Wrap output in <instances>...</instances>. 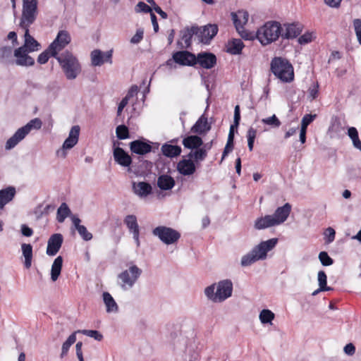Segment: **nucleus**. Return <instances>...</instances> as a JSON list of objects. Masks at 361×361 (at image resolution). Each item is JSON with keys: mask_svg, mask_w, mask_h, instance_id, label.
<instances>
[{"mask_svg": "<svg viewBox=\"0 0 361 361\" xmlns=\"http://www.w3.org/2000/svg\"><path fill=\"white\" fill-rule=\"evenodd\" d=\"M281 31L282 26L279 22L270 20L259 27L255 35L262 45L266 46L281 37Z\"/></svg>", "mask_w": 361, "mask_h": 361, "instance_id": "nucleus-1", "label": "nucleus"}, {"mask_svg": "<svg viewBox=\"0 0 361 361\" xmlns=\"http://www.w3.org/2000/svg\"><path fill=\"white\" fill-rule=\"evenodd\" d=\"M212 284L204 289V294L207 298L214 302H222L232 295L233 283L229 279L220 281L216 284Z\"/></svg>", "mask_w": 361, "mask_h": 361, "instance_id": "nucleus-2", "label": "nucleus"}, {"mask_svg": "<svg viewBox=\"0 0 361 361\" xmlns=\"http://www.w3.org/2000/svg\"><path fill=\"white\" fill-rule=\"evenodd\" d=\"M66 78L74 80L81 72V66L77 58L69 51H65L57 57Z\"/></svg>", "mask_w": 361, "mask_h": 361, "instance_id": "nucleus-3", "label": "nucleus"}, {"mask_svg": "<svg viewBox=\"0 0 361 361\" xmlns=\"http://www.w3.org/2000/svg\"><path fill=\"white\" fill-rule=\"evenodd\" d=\"M271 70L274 75L283 82H290L294 79L293 66L288 60L275 57L271 62Z\"/></svg>", "mask_w": 361, "mask_h": 361, "instance_id": "nucleus-4", "label": "nucleus"}, {"mask_svg": "<svg viewBox=\"0 0 361 361\" xmlns=\"http://www.w3.org/2000/svg\"><path fill=\"white\" fill-rule=\"evenodd\" d=\"M42 122L35 118L30 120L25 126L20 128L6 142L5 148L10 150L15 147L32 130H39L42 128Z\"/></svg>", "mask_w": 361, "mask_h": 361, "instance_id": "nucleus-5", "label": "nucleus"}, {"mask_svg": "<svg viewBox=\"0 0 361 361\" xmlns=\"http://www.w3.org/2000/svg\"><path fill=\"white\" fill-rule=\"evenodd\" d=\"M142 273L141 269L135 264H131L128 269L123 271L118 275V285L123 290L132 288Z\"/></svg>", "mask_w": 361, "mask_h": 361, "instance_id": "nucleus-6", "label": "nucleus"}, {"mask_svg": "<svg viewBox=\"0 0 361 361\" xmlns=\"http://www.w3.org/2000/svg\"><path fill=\"white\" fill-rule=\"evenodd\" d=\"M37 5L38 0H23L20 27H30L35 22L38 13Z\"/></svg>", "mask_w": 361, "mask_h": 361, "instance_id": "nucleus-7", "label": "nucleus"}, {"mask_svg": "<svg viewBox=\"0 0 361 361\" xmlns=\"http://www.w3.org/2000/svg\"><path fill=\"white\" fill-rule=\"evenodd\" d=\"M232 20L240 36L245 40H253L255 39V33L245 30L244 25L247 23L249 14L246 11H238L232 13Z\"/></svg>", "mask_w": 361, "mask_h": 361, "instance_id": "nucleus-8", "label": "nucleus"}, {"mask_svg": "<svg viewBox=\"0 0 361 361\" xmlns=\"http://www.w3.org/2000/svg\"><path fill=\"white\" fill-rule=\"evenodd\" d=\"M152 234L166 245L173 244L178 241L180 234L175 229L159 226L152 230Z\"/></svg>", "mask_w": 361, "mask_h": 361, "instance_id": "nucleus-9", "label": "nucleus"}, {"mask_svg": "<svg viewBox=\"0 0 361 361\" xmlns=\"http://www.w3.org/2000/svg\"><path fill=\"white\" fill-rule=\"evenodd\" d=\"M80 128L79 126H74L71 128L68 137L65 140L62 147L57 150L56 154L61 158H66L67 149H72L78 142Z\"/></svg>", "mask_w": 361, "mask_h": 361, "instance_id": "nucleus-10", "label": "nucleus"}, {"mask_svg": "<svg viewBox=\"0 0 361 361\" xmlns=\"http://www.w3.org/2000/svg\"><path fill=\"white\" fill-rule=\"evenodd\" d=\"M278 243L277 238H271L269 240L262 241L255 247L252 252L259 260H264L267 257V252L273 250Z\"/></svg>", "mask_w": 361, "mask_h": 361, "instance_id": "nucleus-11", "label": "nucleus"}, {"mask_svg": "<svg viewBox=\"0 0 361 361\" xmlns=\"http://www.w3.org/2000/svg\"><path fill=\"white\" fill-rule=\"evenodd\" d=\"M30 51L18 47L14 50L15 63L19 66H32L35 64V59L29 55Z\"/></svg>", "mask_w": 361, "mask_h": 361, "instance_id": "nucleus-12", "label": "nucleus"}, {"mask_svg": "<svg viewBox=\"0 0 361 361\" xmlns=\"http://www.w3.org/2000/svg\"><path fill=\"white\" fill-rule=\"evenodd\" d=\"M71 42L69 34L64 30L59 31L56 39L49 45L50 49H54V54L59 53Z\"/></svg>", "mask_w": 361, "mask_h": 361, "instance_id": "nucleus-13", "label": "nucleus"}, {"mask_svg": "<svg viewBox=\"0 0 361 361\" xmlns=\"http://www.w3.org/2000/svg\"><path fill=\"white\" fill-rule=\"evenodd\" d=\"M173 59L178 64L192 66L197 64L196 56L188 51H179L173 54Z\"/></svg>", "mask_w": 361, "mask_h": 361, "instance_id": "nucleus-14", "label": "nucleus"}, {"mask_svg": "<svg viewBox=\"0 0 361 361\" xmlns=\"http://www.w3.org/2000/svg\"><path fill=\"white\" fill-rule=\"evenodd\" d=\"M91 62L94 66H100L104 62L112 63V51L102 52L99 49H94L91 52Z\"/></svg>", "mask_w": 361, "mask_h": 361, "instance_id": "nucleus-15", "label": "nucleus"}, {"mask_svg": "<svg viewBox=\"0 0 361 361\" xmlns=\"http://www.w3.org/2000/svg\"><path fill=\"white\" fill-rule=\"evenodd\" d=\"M218 27L215 24H208L199 27L197 36L201 42L208 44L211 39L217 34Z\"/></svg>", "mask_w": 361, "mask_h": 361, "instance_id": "nucleus-16", "label": "nucleus"}, {"mask_svg": "<svg viewBox=\"0 0 361 361\" xmlns=\"http://www.w3.org/2000/svg\"><path fill=\"white\" fill-rule=\"evenodd\" d=\"M302 26L300 23L283 24L281 31L283 39H293L298 37L302 32Z\"/></svg>", "mask_w": 361, "mask_h": 361, "instance_id": "nucleus-17", "label": "nucleus"}, {"mask_svg": "<svg viewBox=\"0 0 361 361\" xmlns=\"http://www.w3.org/2000/svg\"><path fill=\"white\" fill-rule=\"evenodd\" d=\"M63 243V236L60 233L52 235L47 242V254L49 256L55 255L60 250Z\"/></svg>", "mask_w": 361, "mask_h": 361, "instance_id": "nucleus-18", "label": "nucleus"}, {"mask_svg": "<svg viewBox=\"0 0 361 361\" xmlns=\"http://www.w3.org/2000/svg\"><path fill=\"white\" fill-rule=\"evenodd\" d=\"M197 63L202 68L210 69L213 68L216 63V57L212 53L202 52L199 53L196 56Z\"/></svg>", "mask_w": 361, "mask_h": 361, "instance_id": "nucleus-19", "label": "nucleus"}, {"mask_svg": "<svg viewBox=\"0 0 361 361\" xmlns=\"http://www.w3.org/2000/svg\"><path fill=\"white\" fill-rule=\"evenodd\" d=\"M22 28L25 30L24 44L20 47L30 52L39 51L41 49V45L30 35L29 27Z\"/></svg>", "mask_w": 361, "mask_h": 361, "instance_id": "nucleus-20", "label": "nucleus"}, {"mask_svg": "<svg viewBox=\"0 0 361 361\" xmlns=\"http://www.w3.org/2000/svg\"><path fill=\"white\" fill-rule=\"evenodd\" d=\"M115 161L123 167H129L132 163V158L120 147H115L113 152Z\"/></svg>", "mask_w": 361, "mask_h": 361, "instance_id": "nucleus-21", "label": "nucleus"}, {"mask_svg": "<svg viewBox=\"0 0 361 361\" xmlns=\"http://www.w3.org/2000/svg\"><path fill=\"white\" fill-rule=\"evenodd\" d=\"M177 171L183 176H191L196 171V166L191 159H183L177 164Z\"/></svg>", "mask_w": 361, "mask_h": 361, "instance_id": "nucleus-22", "label": "nucleus"}, {"mask_svg": "<svg viewBox=\"0 0 361 361\" xmlns=\"http://www.w3.org/2000/svg\"><path fill=\"white\" fill-rule=\"evenodd\" d=\"M290 211L291 205L289 203H286L276 209L274 214L271 215L276 226L283 224L288 219Z\"/></svg>", "mask_w": 361, "mask_h": 361, "instance_id": "nucleus-23", "label": "nucleus"}, {"mask_svg": "<svg viewBox=\"0 0 361 361\" xmlns=\"http://www.w3.org/2000/svg\"><path fill=\"white\" fill-rule=\"evenodd\" d=\"M124 223L127 226L129 231L133 233V238L136 242L137 246L140 245L139 240V226L137 224V218L135 215H128L124 219Z\"/></svg>", "mask_w": 361, "mask_h": 361, "instance_id": "nucleus-24", "label": "nucleus"}, {"mask_svg": "<svg viewBox=\"0 0 361 361\" xmlns=\"http://www.w3.org/2000/svg\"><path fill=\"white\" fill-rule=\"evenodd\" d=\"M130 149L133 153L143 155L151 152L152 146L144 141L137 140L130 143Z\"/></svg>", "mask_w": 361, "mask_h": 361, "instance_id": "nucleus-25", "label": "nucleus"}, {"mask_svg": "<svg viewBox=\"0 0 361 361\" xmlns=\"http://www.w3.org/2000/svg\"><path fill=\"white\" fill-rule=\"evenodd\" d=\"M133 190L140 197H146L152 192L151 185L146 182L133 183Z\"/></svg>", "mask_w": 361, "mask_h": 361, "instance_id": "nucleus-26", "label": "nucleus"}, {"mask_svg": "<svg viewBox=\"0 0 361 361\" xmlns=\"http://www.w3.org/2000/svg\"><path fill=\"white\" fill-rule=\"evenodd\" d=\"M210 128L211 126L208 123L207 118L203 114L191 128V132L196 134H203L209 131Z\"/></svg>", "mask_w": 361, "mask_h": 361, "instance_id": "nucleus-27", "label": "nucleus"}, {"mask_svg": "<svg viewBox=\"0 0 361 361\" xmlns=\"http://www.w3.org/2000/svg\"><path fill=\"white\" fill-rule=\"evenodd\" d=\"M71 220L74 227L84 240L88 241L92 238V233L87 230V228L85 226L80 225L81 220L78 216H72Z\"/></svg>", "mask_w": 361, "mask_h": 361, "instance_id": "nucleus-28", "label": "nucleus"}, {"mask_svg": "<svg viewBox=\"0 0 361 361\" xmlns=\"http://www.w3.org/2000/svg\"><path fill=\"white\" fill-rule=\"evenodd\" d=\"M276 226L271 215H265L257 218L255 221L254 227L257 230L265 229L269 227Z\"/></svg>", "mask_w": 361, "mask_h": 361, "instance_id": "nucleus-29", "label": "nucleus"}, {"mask_svg": "<svg viewBox=\"0 0 361 361\" xmlns=\"http://www.w3.org/2000/svg\"><path fill=\"white\" fill-rule=\"evenodd\" d=\"M182 143L185 148L190 149L192 151L200 148L203 145L202 139L197 135H189L185 137Z\"/></svg>", "mask_w": 361, "mask_h": 361, "instance_id": "nucleus-30", "label": "nucleus"}, {"mask_svg": "<svg viewBox=\"0 0 361 361\" xmlns=\"http://www.w3.org/2000/svg\"><path fill=\"white\" fill-rule=\"evenodd\" d=\"M16 192L15 188L11 186L0 190V209L13 200Z\"/></svg>", "mask_w": 361, "mask_h": 361, "instance_id": "nucleus-31", "label": "nucleus"}, {"mask_svg": "<svg viewBox=\"0 0 361 361\" xmlns=\"http://www.w3.org/2000/svg\"><path fill=\"white\" fill-rule=\"evenodd\" d=\"M175 185L174 179L169 175L163 174L157 178V186L162 190H171Z\"/></svg>", "mask_w": 361, "mask_h": 361, "instance_id": "nucleus-32", "label": "nucleus"}, {"mask_svg": "<svg viewBox=\"0 0 361 361\" xmlns=\"http://www.w3.org/2000/svg\"><path fill=\"white\" fill-rule=\"evenodd\" d=\"M22 255L24 257V266L26 269H30L32 262V247L30 244L23 243L21 245Z\"/></svg>", "mask_w": 361, "mask_h": 361, "instance_id": "nucleus-33", "label": "nucleus"}, {"mask_svg": "<svg viewBox=\"0 0 361 361\" xmlns=\"http://www.w3.org/2000/svg\"><path fill=\"white\" fill-rule=\"evenodd\" d=\"M161 150L164 156L170 158L179 156L182 152L180 147L169 144L163 145L161 146Z\"/></svg>", "mask_w": 361, "mask_h": 361, "instance_id": "nucleus-34", "label": "nucleus"}, {"mask_svg": "<svg viewBox=\"0 0 361 361\" xmlns=\"http://www.w3.org/2000/svg\"><path fill=\"white\" fill-rule=\"evenodd\" d=\"M199 27L192 26L190 28L188 27L182 32L181 39L183 41L185 47L188 48L191 44L192 37L194 35H197Z\"/></svg>", "mask_w": 361, "mask_h": 361, "instance_id": "nucleus-35", "label": "nucleus"}, {"mask_svg": "<svg viewBox=\"0 0 361 361\" xmlns=\"http://www.w3.org/2000/svg\"><path fill=\"white\" fill-rule=\"evenodd\" d=\"M244 47L243 42L240 39H233L228 41L226 45L227 52L231 54H239Z\"/></svg>", "mask_w": 361, "mask_h": 361, "instance_id": "nucleus-36", "label": "nucleus"}, {"mask_svg": "<svg viewBox=\"0 0 361 361\" xmlns=\"http://www.w3.org/2000/svg\"><path fill=\"white\" fill-rule=\"evenodd\" d=\"M63 265V258L58 256L54 261L51 269V279L53 281H56L60 276Z\"/></svg>", "mask_w": 361, "mask_h": 361, "instance_id": "nucleus-37", "label": "nucleus"}, {"mask_svg": "<svg viewBox=\"0 0 361 361\" xmlns=\"http://www.w3.org/2000/svg\"><path fill=\"white\" fill-rule=\"evenodd\" d=\"M102 297L106 305V312H116L118 311V305L111 295L108 292H104Z\"/></svg>", "mask_w": 361, "mask_h": 361, "instance_id": "nucleus-38", "label": "nucleus"}, {"mask_svg": "<svg viewBox=\"0 0 361 361\" xmlns=\"http://www.w3.org/2000/svg\"><path fill=\"white\" fill-rule=\"evenodd\" d=\"M207 156V149H206V146L203 147H200L194 151H191L188 154V158L193 159L194 161L198 162L203 161Z\"/></svg>", "mask_w": 361, "mask_h": 361, "instance_id": "nucleus-39", "label": "nucleus"}, {"mask_svg": "<svg viewBox=\"0 0 361 361\" xmlns=\"http://www.w3.org/2000/svg\"><path fill=\"white\" fill-rule=\"evenodd\" d=\"M71 209L66 203L63 202L61 204L57 210L56 219L59 223H63L66 217L71 215Z\"/></svg>", "mask_w": 361, "mask_h": 361, "instance_id": "nucleus-40", "label": "nucleus"}, {"mask_svg": "<svg viewBox=\"0 0 361 361\" xmlns=\"http://www.w3.org/2000/svg\"><path fill=\"white\" fill-rule=\"evenodd\" d=\"M348 135L351 139L354 147L361 151V141L357 129L355 127H350L348 130Z\"/></svg>", "mask_w": 361, "mask_h": 361, "instance_id": "nucleus-41", "label": "nucleus"}, {"mask_svg": "<svg viewBox=\"0 0 361 361\" xmlns=\"http://www.w3.org/2000/svg\"><path fill=\"white\" fill-rule=\"evenodd\" d=\"M76 331L71 334L67 340L63 343L61 348V357H65L69 350L70 347L76 341Z\"/></svg>", "mask_w": 361, "mask_h": 361, "instance_id": "nucleus-42", "label": "nucleus"}, {"mask_svg": "<svg viewBox=\"0 0 361 361\" xmlns=\"http://www.w3.org/2000/svg\"><path fill=\"white\" fill-rule=\"evenodd\" d=\"M50 56H53L57 59L59 55L58 54H54V49H50V46H49L45 51L38 56L37 62L40 64H44L48 61Z\"/></svg>", "mask_w": 361, "mask_h": 361, "instance_id": "nucleus-43", "label": "nucleus"}, {"mask_svg": "<svg viewBox=\"0 0 361 361\" xmlns=\"http://www.w3.org/2000/svg\"><path fill=\"white\" fill-rule=\"evenodd\" d=\"M257 261H259L258 258L253 253L252 250H251L250 252L242 257L240 264L242 267H248Z\"/></svg>", "mask_w": 361, "mask_h": 361, "instance_id": "nucleus-44", "label": "nucleus"}, {"mask_svg": "<svg viewBox=\"0 0 361 361\" xmlns=\"http://www.w3.org/2000/svg\"><path fill=\"white\" fill-rule=\"evenodd\" d=\"M274 314L269 310H262L259 315V320L262 324H271L274 319Z\"/></svg>", "mask_w": 361, "mask_h": 361, "instance_id": "nucleus-45", "label": "nucleus"}, {"mask_svg": "<svg viewBox=\"0 0 361 361\" xmlns=\"http://www.w3.org/2000/svg\"><path fill=\"white\" fill-rule=\"evenodd\" d=\"M240 120V107L238 105L235 106L234 109V121L233 124L231 126L230 130L228 137H231L234 138V128H237L239 125V122Z\"/></svg>", "mask_w": 361, "mask_h": 361, "instance_id": "nucleus-46", "label": "nucleus"}, {"mask_svg": "<svg viewBox=\"0 0 361 361\" xmlns=\"http://www.w3.org/2000/svg\"><path fill=\"white\" fill-rule=\"evenodd\" d=\"M76 333H80L87 336L94 338L96 341H101L103 339V335L97 330H78Z\"/></svg>", "mask_w": 361, "mask_h": 361, "instance_id": "nucleus-47", "label": "nucleus"}, {"mask_svg": "<svg viewBox=\"0 0 361 361\" xmlns=\"http://www.w3.org/2000/svg\"><path fill=\"white\" fill-rule=\"evenodd\" d=\"M261 121L262 123L269 126L274 128H279L281 124V121L275 114L272 115L270 117L262 118Z\"/></svg>", "mask_w": 361, "mask_h": 361, "instance_id": "nucleus-48", "label": "nucleus"}, {"mask_svg": "<svg viewBox=\"0 0 361 361\" xmlns=\"http://www.w3.org/2000/svg\"><path fill=\"white\" fill-rule=\"evenodd\" d=\"M317 280L320 290H331L330 287L327 286V276L324 271H319L317 275Z\"/></svg>", "mask_w": 361, "mask_h": 361, "instance_id": "nucleus-49", "label": "nucleus"}, {"mask_svg": "<svg viewBox=\"0 0 361 361\" xmlns=\"http://www.w3.org/2000/svg\"><path fill=\"white\" fill-rule=\"evenodd\" d=\"M257 136V130L250 127L247 132V145L249 150L251 152L253 149L255 140Z\"/></svg>", "mask_w": 361, "mask_h": 361, "instance_id": "nucleus-50", "label": "nucleus"}, {"mask_svg": "<svg viewBox=\"0 0 361 361\" xmlns=\"http://www.w3.org/2000/svg\"><path fill=\"white\" fill-rule=\"evenodd\" d=\"M116 134L119 140H125L129 137V130L125 125H120L116 129Z\"/></svg>", "mask_w": 361, "mask_h": 361, "instance_id": "nucleus-51", "label": "nucleus"}, {"mask_svg": "<svg viewBox=\"0 0 361 361\" xmlns=\"http://www.w3.org/2000/svg\"><path fill=\"white\" fill-rule=\"evenodd\" d=\"M324 235L325 243L326 244H329L334 240L336 231L333 228L329 227L324 231Z\"/></svg>", "mask_w": 361, "mask_h": 361, "instance_id": "nucleus-52", "label": "nucleus"}, {"mask_svg": "<svg viewBox=\"0 0 361 361\" xmlns=\"http://www.w3.org/2000/svg\"><path fill=\"white\" fill-rule=\"evenodd\" d=\"M319 259L323 266H330L334 263V260L329 256L328 253L324 251L319 254Z\"/></svg>", "mask_w": 361, "mask_h": 361, "instance_id": "nucleus-53", "label": "nucleus"}, {"mask_svg": "<svg viewBox=\"0 0 361 361\" xmlns=\"http://www.w3.org/2000/svg\"><path fill=\"white\" fill-rule=\"evenodd\" d=\"M136 13L143 12L145 13H151L152 8L143 1H140L135 8Z\"/></svg>", "mask_w": 361, "mask_h": 361, "instance_id": "nucleus-54", "label": "nucleus"}, {"mask_svg": "<svg viewBox=\"0 0 361 361\" xmlns=\"http://www.w3.org/2000/svg\"><path fill=\"white\" fill-rule=\"evenodd\" d=\"M233 139L234 138L231 137V136L228 137L227 143L224 149L221 160H223L227 156V154L232 151L233 148Z\"/></svg>", "mask_w": 361, "mask_h": 361, "instance_id": "nucleus-55", "label": "nucleus"}, {"mask_svg": "<svg viewBox=\"0 0 361 361\" xmlns=\"http://www.w3.org/2000/svg\"><path fill=\"white\" fill-rule=\"evenodd\" d=\"M353 25L357 40L361 44V20L358 18L355 19L353 20Z\"/></svg>", "mask_w": 361, "mask_h": 361, "instance_id": "nucleus-56", "label": "nucleus"}, {"mask_svg": "<svg viewBox=\"0 0 361 361\" xmlns=\"http://www.w3.org/2000/svg\"><path fill=\"white\" fill-rule=\"evenodd\" d=\"M144 30L141 28L137 29L136 33L130 39L132 44H138L143 39Z\"/></svg>", "mask_w": 361, "mask_h": 361, "instance_id": "nucleus-57", "label": "nucleus"}, {"mask_svg": "<svg viewBox=\"0 0 361 361\" xmlns=\"http://www.w3.org/2000/svg\"><path fill=\"white\" fill-rule=\"evenodd\" d=\"M12 53V48L10 47H3L0 48V61L8 58Z\"/></svg>", "mask_w": 361, "mask_h": 361, "instance_id": "nucleus-58", "label": "nucleus"}, {"mask_svg": "<svg viewBox=\"0 0 361 361\" xmlns=\"http://www.w3.org/2000/svg\"><path fill=\"white\" fill-rule=\"evenodd\" d=\"M318 92H319L318 83L314 84L309 88V90H308L309 97L310 98L311 100H313L317 97Z\"/></svg>", "mask_w": 361, "mask_h": 361, "instance_id": "nucleus-59", "label": "nucleus"}, {"mask_svg": "<svg viewBox=\"0 0 361 361\" xmlns=\"http://www.w3.org/2000/svg\"><path fill=\"white\" fill-rule=\"evenodd\" d=\"M344 353L348 355H353L355 353V345L350 343L345 345V346L343 348Z\"/></svg>", "mask_w": 361, "mask_h": 361, "instance_id": "nucleus-60", "label": "nucleus"}, {"mask_svg": "<svg viewBox=\"0 0 361 361\" xmlns=\"http://www.w3.org/2000/svg\"><path fill=\"white\" fill-rule=\"evenodd\" d=\"M21 233L25 237H30L33 234V231L27 225L23 224L21 225Z\"/></svg>", "mask_w": 361, "mask_h": 361, "instance_id": "nucleus-61", "label": "nucleus"}, {"mask_svg": "<svg viewBox=\"0 0 361 361\" xmlns=\"http://www.w3.org/2000/svg\"><path fill=\"white\" fill-rule=\"evenodd\" d=\"M316 116V114H305L301 122L308 126L314 120Z\"/></svg>", "mask_w": 361, "mask_h": 361, "instance_id": "nucleus-62", "label": "nucleus"}, {"mask_svg": "<svg viewBox=\"0 0 361 361\" xmlns=\"http://www.w3.org/2000/svg\"><path fill=\"white\" fill-rule=\"evenodd\" d=\"M138 92V87L137 85H133L130 90H128L127 94L126 95V97L124 98H127L128 100L129 101V99L132 97H133L135 94H137Z\"/></svg>", "mask_w": 361, "mask_h": 361, "instance_id": "nucleus-63", "label": "nucleus"}, {"mask_svg": "<svg viewBox=\"0 0 361 361\" xmlns=\"http://www.w3.org/2000/svg\"><path fill=\"white\" fill-rule=\"evenodd\" d=\"M128 103V100L127 98H123L121 102L118 104V109H117V116H121L123 109L126 106V105Z\"/></svg>", "mask_w": 361, "mask_h": 361, "instance_id": "nucleus-64", "label": "nucleus"}]
</instances>
